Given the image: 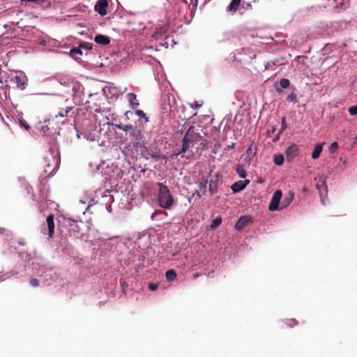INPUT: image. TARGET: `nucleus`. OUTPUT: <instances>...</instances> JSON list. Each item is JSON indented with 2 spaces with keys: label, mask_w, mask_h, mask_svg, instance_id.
<instances>
[{
  "label": "nucleus",
  "mask_w": 357,
  "mask_h": 357,
  "mask_svg": "<svg viewBox=\"0 0 357 357\" xmlns=\"http://www.w3.org/2000/svg\"><path fill=\"white\" fill-rule=\"evenodd\" d=\"M70 54L73 56V59H77L79 57H77L76 55H82V52L79 47H73L70 50Z\"/></svg>",
  "instance_id": "nucleus-29"
},
{
  "label": "nucleus",
  "mask_w": 357,
  "mask_h": 357,
  "mask_svg": "<svg viewBox=\"0 0 357 357\" xmlns=\"http://www.w3.org/2000/svg\"><path fill=\"white\" fill-rule=\"evenodd\" d=\"M282 197V192L280 190H278L274 192V194L272 197L271 203L268 206V210L270 211L282 210L281 208V202H280Z\"/></svg>",
  "instance_id": "nucleus-5"
},
{
  "label": "nucleus",
  "mask_w": 357,
  "mask_h": 357,
  "mask_svg": "<svg viewBox=\"0 0 357 357\" xmlns=\"http://www.w3.org/2000/svg\"><path fill=\"white\" fill-rule=\"evenodd\" d=\"M44 163L45 174L50 176H53L59 166V158H57V155L50 154L44 158Z\"/></svg>",
  "instance_id": "nucleus-2"
},
{
  "label": "nucleus",
  "mask_w": 357,
  "mask_h": 357,
  "mask_svg": "<svg viewBox=\"0 0 357 357\" xmlns=\"http://www.w3.org/2000/svg\"><path fill=\"white\" fill-rule=\"evenodd\" d=\"M70 232L76 238H79L81 235L80 227L77 222L73 221L72 224L70 225Z\"/></svg>",
  "instance_id": "nucleus-20"
},
{
  "label": "nucleus",
  "mask_w": 357,
  "mask_h": 357,
  "mask_svg": "<svg viewBox=\"0 0 357 357\" xmlns=\"http://www.w3.org/2000/svg\"><path fill=\"white\" fill-rule=\"evenodd\" d=\"M158 284H155V283H151L149 285V289L151 291H155L158 289Z\"/></svg>",
  "instance_id": "nucleus-45"
},
{
  "label": "nucleus",
  "mask_w": 357,
  "mask_h": 357,
  "mask_svg": "<svg viewBox=\"0 0 357 357\" xmlns=\"http://www.w3.org/2000/svg\"><path fill=\"white\" fill-rule=\"evenodd\" d=\"M251 222H252V218L250 216H248V215L242 216L238 220V221L235 225V229L236 230H241Z\"/></svg>",
  "instance_id": "nucleus-12"
},
{
  "label": "nucleus",
  "mask_w": 357,
  "mask_h": 357,
  "mask_svg": "<svg viewBox=\"0 0 357 357\" xmlns=\"http://www.w3.org/2000/svg\"><path fill=\"white\" fill-rule=\"evenodd\" d=\"M94 41L101 45H107L110 43V38L105 35L98 34L94 38Z\"/></svg>",
  "instance_id": "nucleus-18"
},
{
  "label": "nucleus",
  "mask_w": 357,
  "mask_h": 357,
  "mask_svg": "<svg viewBox=\"0 0 357 357\" xmlns=\"http://www.w3.org/2000/svg\"><path fill=\"white\" fill-rule=\"evenodd\" d=\"M108 6L109 4L107 0H98L94 6V10L100 16L103 17L107 14V10Z\"/></svg>",
  "instance_id": "nucleus-9"
},
{
  "label": "nucleus",
  "mask_w": 357,
  "mask_h": 357,
  "mask_svg": "<svg viewBox=\"0 0 357 357\" xmlns=\"http://www.w3.org/2000/svg\"><path fill=\"white\" fill-rule=\"evenodd\" d=\"M182 143H183L182 149H181V151L178 153V155H181V157L183 158L185 156V153L188 150L190 144L191 143L190 142H188V140H185V138H183V137L182 139Z\"/></svg>",
  "instance_id": "nucleus-27"
},
{
  "label": "nucleus",
  "mask_w": 357,
  "mask_h": 357,
  "mask_svg": "<svg viewBox=\"0 0 357 357\" xmlns=\"http://www.w3.org/2000/svg\"><path fill=\"white\" fill-rule=\"evenodd\" d=\"M95 198H96L95 197H93L91 196V194H89V195L87 194L86 195L85 198L80 199L79 202L83 204H88L87 208H86V210H87L89 208V206L96 204Z\"/></svg>",
  "instance_id": "nucleus-22"
},
{
  "label": "nucleus",
  "mask_w": 357,
  "mask_h": 357,
  "mask_svg": "<svg viewBox=\"0 0 357 357\" xmlns=\"http://www.w3.org/2000/svg\"><path fill=\"white\" fill-rule=\"evenodd\" d=\"M298 147L295 144L289 146L285 151L287 158L290 160L294 158L298 153Z\"/></svg>",
  "instance_id": "nucleus-16"
},
{
  "label": "nucleus",
  "mask_w": 357,
  "mask_h": 357,
  "mask_svg": "<svg viewBox=\"0 0 357 357\" xmlns=\"http://www.w3.org/2000/svg\"><path fill=\"white\" fill-rule=\"evenodd\" d=\"M101 174H107V173L106 172H101Z\"/></svg>",
  "instance_id": "nucleus-57"
},
{
  "label": "nucleus",
  "mask_w": 357,
  "mask_h": 357,
  "mask_svg": "<svg viewBox=\"0 0 357 357\" xmlns=\"http://www.w3.org/2000/svg\"><path fill=\"white\" fill-rule=\"evenodd\" d=\"M290 84V82L287 79H282L280 81V86L282 89H287Z\"/></svg>",
  "instance_id": "nucleus-37"
},
{
  "label": "nucleus",
  "mask_w": 357,
  "mask_h": 357,
  "mask_svg": "<svg viewBox=\"0 0 357 357\" xmlns=\"http://www.w3.org/2000/svg\"><path fill=\"white\" fill-rule=\"evenodd\" d=\"M298 321L295 319H291L287 323L288 325H289L291 327L297 325Z\"/></svg>",
  "instance_id": "nucleus-46"
},
{
  "label": "nucleus",
  "mask_w": 357,
  "mask_h": 357,
  "mask_svg": "<svg viewBox=\"0 0 357 357\" xmlns=\"http://www.w3.org/2000/svg\"><path fill=\"white\" fill-rule=\"evenodd\" d=\"M282 128H283V130H284V129H285V128H286V126H286L285 118H283V119H282Z\"/></svg>",
  "instance_id": "nucleus-53"
},
{
  "label": "nucleus",
  "mask_w": 357,
  "mask_h": 357,
  "mask_svg": "<svg viewBox=\"0 0 357 357\" xmlns=\"http://www.w3.org/2000/svg\"><path fill=\"white\" fill-rule=\"evenodd\" d=\"M19 123L21 127L24 128L25 130H28L30 129V126L22 119L19 120Z\"/></svg>",
  "instance_id": "nucleus-39"
},
{
  "label": "nucleus",
  "mask_w": 357,
  "mask_h": 357,
  "mask_svg": "<svg viewBox=\"0 0 357 357\" xmlns=\"http://www.w3.org/2000/svg\"><path fill=\"white\" fill-rule=\"evenodd\" d=\"M54 215L50 214L47 217V224L48 227V236L52 238L54 232Z\"/></svg>",
  "instance_id": "nucleus-17"
},
{
  "label": "nucleus",
  "mask_w": 357,
  "mask_h": 357,
  "mask_svg": "<svg viewBox=\"0 0 357 357\" xmlns=\"http://www.w3.org/2000/svg\"><path fill=\"white\" fill-rule=\"evenodd\" d=\"M79 47L86 50H91L93 48V45L91 43L82 42L79 44Z\"/></svg>",
  "instance_id": "nucleus-35"
},
{
  "label": "nucleus",
  "mask_w": 357,
  "mask_h": 357,
  "mask_svg": "<svg viewBox=\"0 0 357 357\" xmlns=\"http://www.w3.org/2000/svg\"><path fill=\"white\" fill-rule=\"evenodd\" d=\"M236 172L241 178H245L247 176V172L243 166L237 167Z\"/></svg>",
  "instance_id": "nucleus-32"
},
{
  "label": "nucleus",
  "mask_w": 357,
  "mask_h": 357,
  "mask_svg": "<svg viewBox=\"0 0 357 357\" xmlns=\"http://www.w3.org/2000/svg\"><path fill=\"white\" fill-rule=\"evenodd\" d=\"M203 194L199 191L198 190H195V192L192 194V197L197 196L198 198H200Z\"/></svg>",
  "instance_id": "nucleus-47"
},
{
  "label": "nucleus",
  "mask_w": 357,
  "mask_h": 357,
  "mask_svg": "<svg viewBox=\"0 0 357 357\" xmlns=\"http://www.w3.org/2000/svg\"><path fill=\"white\" fill-rule=\"evenodd\" d=\"M207 189V181H203L199 183V189L198 190L200 191L203 195H204L206 192Z\"/></svg>",
  "instance_id": "nucleus-33"
},
{
  "label": "nucleus",
  "mask_w": 357,
  "mask_h": 357,
  "mask_svg": "<svg viewBox=\"0 0 357 357\" xmlns=\"http://www.w3.org/2000/svg\"><path fill=\"white\" fill-rule=\"evenodd\" d=\"M241 4V0H231V3L227 8L228 12L234 13L237 11Z\"/></svg>",
  "instance_id": "nucleus-23"
},
{
  "label": "nucleus",
  "mask_w": 357,
  "mask_h": 357,
  "mask_svg": "<svg viewBox=\"0 0 357 357\" xmlns=\"http://www.w3.org/2000/svg\"><path fill=\"white\" fill-rule=\"evenodd\" d=\"M101 195V199L102 204L106 205L109 204H112L114 202V197L111 195V192L109 190H106L104 194L100 193V190L95 191V197H98V195Z\"/></svg>",
  "instance_id": "nucleus-10"
},
{
  "label": "nucleus",
  "mask_w": 357,
  "mask_h": 357,
  "mask_svg": "<svg viewBox=\"0 0 357 357\" xmlns=\"http://www.w3.org/2000/svg\"><path fill=\"white\" fill-rule=\"evenodd\" d=\"M157 201L160 208L169 210L174 204V199L168 187L162 183H157Z\"/></svg>",
  "instance_id": "nucleus-1"
},
{
  "label": "nucleus",
  "mask_w": 357,
  "mask_h": 357,
  "mask_svg": "<svg viewBox=\"0 0 357 357\" xmlns=\"http://www.w3.org/2000/svg\"><path fill=\"white\" fill-rule=\"evenodd\" d=\"M133 126H132V125H124L123 128V131H125L126 132V134L128 135L129 132H130V130L131 129H132Z\"/></svg>",
  "instance_id": "nucleus-43"
},
{
  "label": "nucleus",
  "mask_w": 357,
  "mask_h": 357,
  "mask_svg": "<svg viewBox=\"0 0 357 357\" xmlns=\"http://www.w3.org/2000/svg\"><path fill=\"white\" fill-rule=\"evenodd\" d=\"M101 114L107 120L105 124L114 126V123H112V121L114 120L113 114H111L109 109H103Z\"/></svg>",
  "instance_id": "nucleus-25"
},
{
  "label": "nucleus",
  "mask_w": 357,
  "mask_h": 357,
  "mask_svg": "<svg viewBox=\"0 0 357 357\" xmlns=\"http://www.w3.org/2000/svg\"><path fill=\"white\" fill-rule=\"evenodd\" d=\"M12 80L15 82L17 87L21 90H24L27 85V77L21 71L16 73V75L12 78Z\"/></svg>",
  "instance_id": "nucleus-8"
},
{
  "label": "nucleus",
  "mask_w": 357,
  "mask_h": 357,
  "mask_svg": "<svg viewBox=\"0 0 357 357\" xmlns=\"http://www.w3.org/2000/svg\"><path fill=\"white\" fill-rule=\"evenodd\" d=\"M294 198V192L291 190L289 191L285 195V197L281 202L282 209H284L287 208L288 206H289V204L292 202Z\"/></svg>",
  "instance_id": "nucleus-15"
},
{
  "label": "nucleus",
  "mask_w": 357,
  "mask_h": 357,
  "mask_svg": "<svg viewBox=\"0 0 357 357\" xmlns=\"http://www.w3.org/2000/svg\"><path fill=\"white\" fill-rule=\"evenodd\" d=\"M276 91L280 93L281 92V89L276 87Z\"/></svg>",
  "instance_id": "nucleus-55"
},
{
  "label": "nucleus",
  "mask_w": 357,
  "mask_h": 357,
  "mask_svg": "<svg viewBox=\"0 0 357 357\" xmlns=\"http://www.w3.org/2000/svg\"><path fill=\"white\" fill-rule=\"evenodd\" d=\"M234 145H235V144L233 143L231 145H230L229 148H234Z\"/></svg>",
  "instance_id": "nucleus-56"
},
{
  "label": "nucleus",
  "mask_w": 357,
  "mask_h": 357,
  "mask_svg": "<svg viewBox=\"0 0 357 357\" xmlns=\"http://www.w3.org/2000/svg\"><path fill=\"white\" fill-rule=\"evenodd\" d=\"M211 0H205V2H209L211 1Z\"/></svg>",
  "instance_id": "nucleus-60"
},
{
  "label": "nucleus",
  "mask_w": 357,
  "mask_h": 357,
  "mask_svg": "<svg viewBox=\"0 0 357 357\" xmlns=\"http://www.w3.org/2000/svg\"><path fill=\"white\" fill-rule=\"evenodd\" d=\"M37 128L45 136H50L52 137H54L56 135L59 134V132H57L56 130H54V132L51 130L50 122L49 120L45 121L43 123L40 122L37 126Z\"/></svg>",
  "instance_id": "nucleus-7"
},
{
  "label": "nucleus",
  "mask_w": 357,
  "mask_h": 357,
  "mask_svg": "<svg viewBox=\"0 0 357 357\" xmlns=\"http://www.w3.org/2000/svg\"><path fill=\"white\" fill-rule=\"evenodd\" d=\"M221 222H222V219H221V218L218 217V218H215V219L213 220V222H212V223L211 224V225H210L211 229H216L218 227H219V226L220 225Z\"/></svg>",
  "instance_id": "nucleus-31"
},
{
  "label": "nucleus",
  "mask_w": 357,
  "mask_h": 357,
  "mask_svg": "<svg viewBox=\"0 0 357 357\" xmlns=\"http://www.w3.org/2000/svg\"><path fill=\"white\" fill-rule=\"evenodd\" d=\"M275 65V62H268L266 65H265V68L266 70H268V69H274L273 68V66Z\"/></svg>",
  "instance_id": "nucleus-44"
},
{
  "label": "nucleus",
  "mask_w": 357,
  "mask_h": 357,
  "mask_svg": "<svg viewBox=\"0 0 357 357\" xmlns=\"http://www.w3.org/2000/svg\"><path fill=\"white\" fill-rule=\"evenodd\" d=\"M29 282L33 287H36L39 285V282L36 278H31Z\"/></svg>",
  "instance_id": "nucleus-41"
},
{
  "label": "nucleus",
  "mask_w": 357,
  "mask_h": 357,
  "mask_svg": "<svg viewBox=\"0 0 357 357\" xmlns=\"http://www.w3.org/2000/svg\"><path fill=\"white\" fill-rule=\"evenodd\" d=\"M202 103L199 104L198 102L190 103V107L194 109L199 108L200 107H202Z\"/></svg>",
  "instance_id": "nucleus-42"
},
{
  "label": "nucleus",
  "mask_w": 357,
  "mask_h": 357,
  "mask_svg": "<svg viewBox=\"0 0 357 357\" xmlns=\"http://www.w3.org/2000/svg\"><path fill=\"white\" fill-rule=\"evenodd\" d=\"M127 98H128V101L129 102L130 107L132 109H137V107L139 106V103L137 99L136 94H135L133 93H129L127 95Z\"/></svg>",
  "instance_id": "nucleus-19"
},
{
  "label": "nucleus",
  "mask_w": 357,
  "mask_h": 357,
  "mask_svg": "<svg viewBox=\"0 0 357 357\" xmlns=\"http://www.w3.org/2000/svg\"><path fill=\"white\" fill-rule=\"evenodd\" d=\"M106 163L105 162H102L101 164L97 166V170L99 171L100 169H103Z\"/></svg>",
  "instance_id": "nucleus-50"
},
{
  "label": "nucleus",
  "mask_w": 357,
  "mask_h": 357,
  "mask_svg": "<svg viewBox=\"0 0 357 357\" xmlns=\"http://www.w3.org/2000/svg\"><path fill=\"white\" fill-rule=\"evenodd\" d=\"M249 183L250 181L248 180L238 181L231 185V189L234 193H238L244 190L246 188L247 184Z\"/></svg>",
  "instance_id": "nucleus-13"
},
{
  "label": "nucleus",
  "mask_w": 357,
  "mask_h": 357,
  "mask_svg": "<svg viewBox=\"0 0 357 357\" xmlns=\"http://www.w3.org/2000/svg\"><path fill=\"white\" fill-rule=\"evenodd\" d=\"M287 100L289 101V102H294V103H296L298 102V99H297L296 95L295 93H291V94H289L287 96Z\"/></svg>",
  "instance_id": "nucleus-38"
},
{
  "label": "nucleus",
  "mask_w": 357,
  "mask_h": 357,
  "mask_svg": "<svg viewBox=\"0 0 357 357\" xmlns=\"http://www.w3.org/2000/svg\"><path fill=\"white\" fill-rule=\"evenodd\" d=\"M158 213H160H160H163V211H160V212H158ZM164 213H165V212H164Z\"/></svg>",
  "instance_id": "nucleus-58"
},
{
  "label": "nucleus",
  "mask_w": 357,
  "mask_h": 357,
  "mask_svg": "<svg viewBox=\"0 0 357 357\" xmlns=\"http://www.w3.org/2000/svg\"><path fill=\"white\" fill-rule=\"evenodd\" d=\"M17 274V272L15 271H10V273H7L6 274L0 273V281L3 280L6 278H10L11 275H15Z\"/></svg>",
  "instance_id": "nucleus-36"
},
{
  "label": "nucleus",
  "mask_w": 357,
  "mask_h": 357,
  "mask_svg": "<svg viewBox=\"0 0 357 357\" xmlns=\"http://www.w3.org/2000/svg\"><path fill=\"white\" fill-rule=\"evenodd\" d=\"M337 148V142H333L331 144V150H335Z\"/></svg>",
  "instance_id": "nucleus-48"
},
{
  "label": "nucleus",
  "mask_w": 357,
  "mask_h": 357,
  "mask_svg": "<svg viewBox=\"0 0 357 357\" xmlns=\"http://www.w3.org/2000/svg\"><path fill=\"white\" fill-rule=\"evenodd\" d=\"M115 126L116 128H118L119 129L123 130V126H124V124H122V123H119V124H116Z\"/></svg>",
  "instance_id": "nucleus-52"
},
{
  "label": "nucleus",
  "mask_w": 357,
  "mask_h": 357,
  "mask_svg": "<svg viewBox=\"0 0 357 357\" xmlns=\"http://www.w3.org/2000/svg\"><path fill=\"white\" fill-rule=\"evenodd\" d=\"M79 86H79V83H77H77H75V84H73V91H75V89H77V90H78V89H79Z\"/></svg>",
  "instance_id": "nucleus-49"
},
{
  "label": "nucleus",
  "mask_w": 357,
  "mask_h": 357,
  "mask_svg": "<svg viewBox=\"0 0 357 357\" xmlns=\"http://www.w3.org/2000/svg\"><path fill=\"white\" fill-rule=\"evenodd\" d=\"M134 114L133 112H131V111H127L126 113H125V116L128 119H129V116L130 115H132Z\"/></svg>",
  "instance_id": "nucleus-51"
},
{
  "label": "nucleus",
  "mask_w": 357,
  "mask_h": 357,
  "mask_svg": "<svg viewBox=\"0 0 357 357\" xmlns=\"http://www.w3.org/2000/svg\"><path fill=\"white\" fill-rule=\"evenodd\" d=\"M165 277L167 281H172L176 278V273L174 270H169L165 273Z\"/></svg>",
  "instance_id": "nucleus-28"
},
{
  "label": "nucleus",
  "mask_w": 357,
  "mask_h": 357,
  "mask_svg": "<svg viewBox=\"0 0 357 357\" xmlns=\"http://www.w3.org/2000/svg\"><path fill=\"white\" fill-rule=\"evenodd\" d=\"M349 113L351 116L357 115V106H353L349 108Z\"/></svg>",
  "instance_id": "nucleus-40"
},
{
  "label": "nucleus",
  "mask_w": 357,
  "mask_h": 357,
  "mask_svg": "<svg viewBox=\"0 0 357 357\" xmlns=\"http://www.w3.org/2000/svg\"><path fill=\"white\" fill-rule=\"evenodd\" d=\"M131 141L140 139L144 137L142 130L137 126H133L128 134Z\"/></svg>",
  "instance_id": "nucleus-14"
},
{
  "label": "nucleus",
  "mask_w": 357,
  "mask_h": 357,
  "mask_svg": "<svg viewBox=\"0 0 357 357\" xmlns=\"http://www.w3.org/2000/svg\"><path fill=\"white\" fill-rule=\"evenodd\" d=\"M68 81H69V79H68ZM60 83H61V84L66 85V84H68V82H66V81H65L63 83V82H61Z\"/></svg>",
  "instance_id": "nucleus-54"
},
{
  "label": "nucleus",
  "mask_w": 357,
  "mask_h": 357,
  "mask_svg": "<svg viewBox=\"0 0 357 357\" xmlns=\"http://www.w3.org/2000/svg\"><path fill=\"white\" fill-rule=\"evenodd\" d=\"M183 138L185 140H188L191 143V144H194V143H198L201 139V136L199 133L196 131L195 127L193 126H190L185 132Z\"/></svg>",
  "instance_id": "nucleus-6"
},
{
  "label": "nucleus",
  "mask_w": 357,
  "mask_h": 357,
  "mask_svg": "<svg viewBox=\"0 0 357 357\" xmlns=\"http://www.w3.org/2000/svg\"><path fill=\"white\" fill-rule=\"evenodd\" d=\"M273 161L276 165H278V166L282 165L284 162L283 155L278 154V155H275Z\"/></svg>",
  "instance_id": "nucleus-30"
},
{
  "label": "nucleus",
  "mask_w": 357,
  "mask_h": 357,
  "mask_svg": "<svg viewBox=\"0 0 357 357\" xmlns=\"http://www.w3.org/2000/svg\"><path fill=\"white\" fill-rule=\"evenodd\" d=\"M134 114L139 117V121L141 122V123H146L149 122V118L146 116L142 110L135 109Z\"/></svg>",
  "instance_id": "nucleus-26"
},
{
  "label": "nucleus",
  "mask_w": 357,
  "mask_h": 357,
  "mask_svg": "<svg viewBox=\"0 0 357 357\" xmlns=\"http://www.w3.org/2000/svg\"><path fill=\"white\" fill-rule=\"evenodd\" d=\"M4 229L3 228H0V232H1L2 231H3Z\"/></svg>",
  "instance_id": "nucleus-59"
},
{
  "label": "nucleus",
  "mask_w": 357,
  "mask_h": 357,
  "mask_svg": "<svg viewBox=\"0 0 357 357\" xmlns=\"http://www.w3.org/2000/svg\"><path fill=\"white\" fill-rule=\"evenodd\" d=\"M71 109H72V107H66L64 109H62L61 111H60L58 113V114L56 115V117H57V116H60V117L66 116Z\"/></svg>",
  "instance_id": "nucleus-34"
},
{
  "label": "nucleus",
  "mask_w": 357,
  "mask_h": 357,
  "mask_svg": "<svg viewBox=\"0 0 357 357\" xmlns=\"http://www.w3.org/2000/svg\"><path fill=\"white\" fill-rule=\"evenodd\" d=\"M323 150V144L319 143L317 144L313 149L312 153V158L313 160L317 159Z\"/></svg>",
  "instance_id": "nucleus-24"
},
{
  "label": "nucleus",
  "mask_w": 357,
  "mask_h": 357,
  "mask_svg": "<svg viewBox=\"0 0 357 357\" xmlns=\"http://www.w3.org/2000/svg\"><path fill=\"white\" fill-rule=\"evenodd\" d=\"M314 179L317 181L316 188L319 191L321 202L322 204L325 205L326 202L324 197L326 196L328 192L326 178L320 176L319 178L316 177Z\"/></svg>",
  "instance_id": "nucleus-4"
},
{
  "label": "nucleus",
  "mask_w": 357,
  "mask_h": 357,
  "mask_svg": "<svg viewBox=\"0 0 357 357\" xmlns=\"http://www.w3.org/2000/svg\"><path fill=\"white\" fill-rule=\"evenodd\" d=\"M145 139L144 137L140 139L131 141L128 146L135 149L137 152L142 151L144 147Z\"/></svg>",
  "instance_id": "nucleus-11"
},
{
  "label": "nucleus",
  "mask_w": 357,
  "mask_h": 357,
  "mask_svg": "<svg viewBox=\"0 0 357 357\" xmlns=\"http://www.w3.org/2000/svg\"><path fill=\"white\" fill-rule=\"evenodd\" d=\"M32 270L34 275H36L38 277H43V275L45 274V280H48L47 276L49 275L47 274V273L51 271L52 268L46 267L43 259L39 258H35L33 259V261L32 262Z\"/></svg>",
  "instance_id": "nucleus-3"
},
{
  "label": "nucleus",
  "mask_w": 357,
  "mask_h": 357,
  "mask_svg": "<svg viewBox=\"0 0 357 357\" xmlns=\"http://www.w3.org/2000/svg\"><path fill=\"white\" fill-rule=\"evenodd\" d=\"M82 136H83V137L84 139H86V140L91 141V142L96 141L98 138V136L96 132H90L89 134H87V133H81V132L80 133H79V132L77 133V138L80 139L82 137Z\"/></svg>",
  "instance_id": "nucleus-21"
}]
</instances>
